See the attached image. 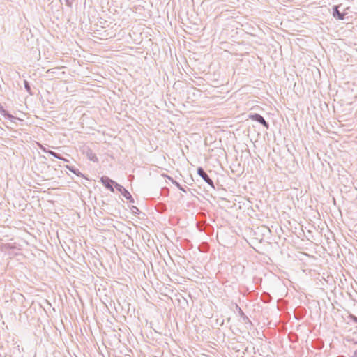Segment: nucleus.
I'll return each mask as SVG.
<instances>
[{"mask_svg": "<svg viewBox=\"0 0 357 357\" xmlns=\"http://www.w3.org/2000/svg\"><path fill=\"white\" fill-rule=\"evenodd\" d=\"M208 248H209V245L208 243H202L199 246V250L202 252H206L208 250Z\"/></svg>", "mask_w": 357, "mask_h": 357, "instance_id": "obj_10", "label": "nucleus"}, {"mask_svg": "<svg viewBox=\"0 0 357 357\" xmlns=\"http://www.w3.org/2000/svg\"><path fill=\"white\" fill-rule=\"evenodd\" d=\"M239 314L240 316L245 321H248V317L245 314V313L243 312V310L239 308Z\"/></svg>", "mask_w": 357, "mask_h": 357, "instance_id": "obj_13", "label": "nucleus"}, {"mask_svg": "<svg viewBox=\"0 0 357 357\" xmlns=\"http://www.w3.org/2000/svg\"><path fill=\"white\" fill-rule=\"evenodd\" d=\"M66 169H68L70 172H73V174H76L79 176H83V174L79 172V169L75 168L73 166L66 165Z\"/></svg>", "mask_w": 357, "mask_h": 357, "instance_id": "obj_9", "label": "nucleus"}, {"mask_svg": "<svg viewBox=\"0 0 357 357\" xmlns=\"http://www.w3.org/2000/svg\"><path fill=\"white\" fill-rule=\"evenodd\" d=\"M100 181L106 188L109 189L112 192H114V186L116 188V183H117L116 181L106 176H102Z\"/></svg>", "mask_w": 357, "mask_h": 357, "instance_id": "obj_2", "label": "nucleus"}, {"mask_svg": "<svg viewBox=\"0 0 357 357\" xmlns=\"http://www.w3.org/2000/svg\"><path fill=\"white\" fill-rule=\"evenodd\" d=\"M116 189L121 193V195L130 203H134V199L130 193L122 185L119 183H116Z\"/></svg>", "mask_w": 357, "mask_h": 357, "instance_id": "obj_4", "label": "nucleus"}, {"mask_svg": "<svg viewBox=\"0 0 357 357\" xmlns=\"http://www.w3.org/2000/svg\"><path fill=\"white\" fill-rule=\"evenodd\" d=\"M12 249H15V247L10 243H7L3 246L4 250H12Z\"/></svg>", "mask_w": 357, "mask_h": 357, "instance_id": "obj_12", "label": "nucleus"}, {"mask_svg": "<svg viewBox=\"0 0 357 357\" xmlns=\"http://www.w3.org/2000/svg\"><path fill=\"white\" fill-rule=\"evenodd\" d=\"M45 152L50 154L51 155H52L53 157L59 159V160H63V161H65V162H68V160L66 158H64L63 157H62L60 154L53 151H51V150H44Z\"/></svg>", "mask_w": 357, "mask_h": 357, "instance_id": "obj_8", "label": "nucleus"}, {"mask_svg": "<svg viewBox=\"0 0 357 357\" xmlns=\"http://www.w3.org/2000/svg\"><path fill=\"white\" fill-rule=\"evenodd\" d=\"M66 5L68 7H71L74 0H64Z\"/></svg>", "mask_w": 357, "mask_h": 357, "instance_id": "obj_15", "label": "nucleus"}, {"mask_svg": "<svg viewBox=\"0 0 357 357\" xmlns=\"http://www.w3.org/2000/svg\"><path fill=\"white\" fill-rule=\"evenodd\" d=\"M0 114L1 115H3V116L8 118V119H10L11 121H13L14 119H15L16 118L14 117L12 114H9L4 108L2 105H0Z\"/></svg>", "mask_w": 357, "mask_h": 357, "instance_id": "obj_7", "label": "nucleus"}, {"mask_svg": "<svg viewBox=\"0 0 357 357\" xmlns=\"http://www.w3.org/2000/svg\"><path fill=\"white\" fill-rule=\"evenodd\" d=\"M349 318L350 320H351L353 322L357 324V317L354 316V314H350L349 316Z\"/></svg>", "mask_w": 357, "mask_h": 357, "instance_id": "obj_14", "label": "nucleus"}, {"mask_svg": "<svg viewBox=\"0 0 357 357\" xmlns=\"http://www.w3.org/2000/svg\"><path fill=\"white\" fill-rule=\"evenodd\" d=\"M25 88H26V89L28 91H30V89H31V88H30V86H29V84H28V82H25Z\"/></svg>", "mask_w": 357, "mask_h": 357, "instance_id": "obj_17", "label": "nucleus"}, {"mask_svg": "<svg viewBox=\"0 0 357 357\" xmlns=\"http://www.w3.org/2000/svg\"><path fill=\"white\" fill-rule=\"evenodd\" d=\"M82 153L87 157V158L94 162H98V158L96 156V153H93L92 149L88 146H83L81 148Z\"/></svg>", "mask_w": 357, "mask_h": 357, "instance_id": "obj_1", "label": "nucleus"}, {"mask_svg": "<svg viewBox=\"0 0 357 357\" xmlns=\"http://www.w3.org/2000/svg\"><path fill=\"white\" fill-rule=\"evenodd\" d=\"M333 15L335 18L342 20L344 19L345 13L340 12L339 6H334L333 8Z\"/></svg>", "mask_w": 357, "mask_h": 357, "instance_id": "obj_6", "label": "nucleus"}, {"mask_svg": "<svg viewBox=\"0 0 357 357\" xmlns=\"http://www.w3.org/2000/svg\"><path fill=\"white\" fill-rule=\"evenodd\" d=\"M352 357H357V349L354 351Z\"/></svg>", "mask_w": 357, "mask_h": 357, "instance_id": "obj_18", "label": "nucleus"}, {"mask_svg": "<svg viewBox=\"0 0 357 357\" xmlns=\"http://www.w3.org/2000/svg\"><path fill=\"white\" fill-rule=\"evenodd\" d=\"M131 210L133 213H138V212L139 211V208L136 206H132L131 208Z\"/></svg>", "mask_w": 357, "mask_h": 357, "instance_id": "obj_16", "label": "nucleus"}, {"mask_svg": "<svg viewBox=\"0 0 357 357\" xmlns=\"http://www.w3.org/2000/svg\"><path fill=\"white\" fill-rule=\"evenodd\" d=\"M169 179H171L172 181V182L174 183V184L181 190H182L183 192H186V190L183 188L179 183H178L177 181H173V179H172L170 177H169Z\"/></svg>", "mask_w": 357, "mask_h": 357, "instance_id": "obj_11", "label": "nucleus"}, {"mask_svg": "<svg viewBox=\"0 0 357 357\" xmlns=\"http://www.w3.org/2000/svg\"><path fill=\"white\" fill-rule=\"evenodd\" d=\"M249 118L253 121H255L261 125H263L265 128H268L269 124L264 119V118L259 114H251L249 115Z\"/></svg>", "mask_w": 357, "mask_h": 357, "instance_id": "obj_5", "label": "nucleus"}, {"mask_svg": "<svg viewBox=\"0 0 357 357\" xmlns=\"http://www.w3.org/2000/svg\"><path fill=\"white\" fill-rule=\"evenodd\" d=\"M197 174L200 176L203 180L207 183L212 188H215V185L212 179L209 177V176L206 173L204 169L201 167L197 168Z\"/></svg>", "mask_w": 357, "mask_h": 357, "instance_id": "obj_3", "label": "nucleus"}]
</instances>
